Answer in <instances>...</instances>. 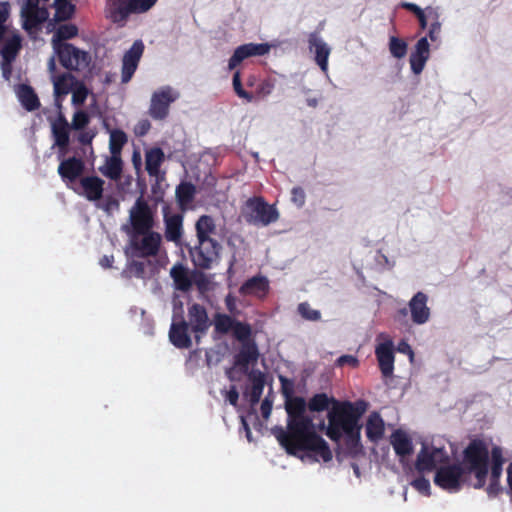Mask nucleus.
I'll return each instance as SVG.
<instances>
[{
  "label": "nucleus",
  "instance_id": "nucleus-1",
  "mask_svg": "<svg viewBox=\"0 0 512 512\" xmlns=\"http://www.w3.org/2000/svg\"><path fill=\"white\" fill-rule=\"evenodd\" d=\"M307 409L308 403L303 397L287 399V431L276 427L273 433L289 455L298 456L299 452L308 451L328 462L332 459V452L328 443L314 431L313 419L306 415Z\"/></svg>",
  "mask_w": 512,
  "mask_h": 512
},
{
  "label": "nucleus",
  "instance_id": "nucleus-2",
  "mask_svg": "<svg viewBox=\"0 0 512 512\" xmlns=\"http://www.w3.org/2000/svg\"><path fill=\"white\" fill-rule=\"evenodd\" d=\"M195 229L198 244L190 249L192 261L200 269H209L221 250L220 243L212 238L216 234L215 221L209 215H202L198 218Z\"/></svg>",
  "mask_w": 512,
  "mask_h": 512
},
{
  "label": "nucleus",
  "instance_id": "nucleus-3",
  "mask_svg": "<svg viewBox=\"0 0 512 512\" xmlns=\"http://www.w3.org/2000/svg\"><path fill=\"white\" fill-rule=\"evenodd\" d=\"M361 412L353 403L346 401L336 403L328 413V427L326 435L335 442L340 441L343 434L351 433L358 427Z\"/></svg>",
  "mask_w": 512,
  "mask_h": 512
},
{
  "label": "nucleus",
  "instance_id": "nucleus-4",
  "mask_svg": "<svg viewBox=\"0 0 512 512\" xmlns=\"http://www.w3.org/2000/svg\"><path fill=\"white\" fill-rule=\"evenodd\" d=\"M157 0H106L104 14L112 23L123 27L131 14L144 13Z\"/></svg>",
  "mask_w": 512,
  "mask_h": 512
},
{
  "label": "nucleus",
  "instance_id": "nucleus-5",
  "mask_svg": "<svg viewBox=\"0 0 512 512\" xmlns=\"http://www.w3.org/2000/svg\"><path fill=\"white\" fill-rule=\"evenodd\" d=\"M242 215L248 224L263 227L279 219L275 205L268 204L261 196L248 198L242 208Z\"/></svg>",
  "mask_w": 512,
  "mask_h": 512
},
{
  "label": "nucleus",
  "instance_id": "nucleus-6",
  "mask_svg": "<svg viewBox=\"0 0 512 512\" xmlns=\"http://www.w3.org/2000/svg\"><path fill=\"white\" fill-rule=\"evenodd\" d=\"M162 236L150 230L144 233H129V246L132 256L139 258L155 257L161 247Z\"/></svg>",
  "mask_w": 512,
  "mask_h": 512
},
{
  "label": "nucleus",
  "instance_id": "nucleus-7",
  "mask_svg": "<svg viewBox=\"0 0 512 512\" xmlns=\"http://www.w3.org/2000/svg\"><path fill=\"white\" fill-rule=\"evenodd\" d=\"M465 475L466 469L461 463H445L436 470L434 483L448 492H458L462 488Z\"/></svg>",
  "mask_w": 512,
  "mask_h": 512
},
{
  "label": "nucleus",
  "instance_id": "nucleus-8",
  "mask_svg": "<svg viewBox=\"0 0 512 512\" xmlns=\"http://www.w3.org/2000/svg\"><path fill=\"white\" fill-rule=\"evenodd\" d=\"M131 229L127 233H144L153 229L154 215L148 202L140 196L129 210Z\"/></svg>",
  "mask_w": 512,
  "mask_h": 512
},
{
  "label": "nucleus",
  "instance_id": "nucleus-9",
  "mask_svg": "<svg viewBox=\"0 0 512 512\" xmlns=\"http://www.w3.org/2000/svg\"><path fill=\"white\" fill-rule=\"evenodd\" d=\"M60 64L67 70L80 71L88 67L91 61L89 53L70 43L57 45L54 49Z\"/></svg>",
  "mask_w": 512,
  "mask_h": 512
},
{
  "label": "nucleus",
  "instance_id": "nucleus-10",
  "mask_svg": "<svg viewBox=\"0 0 512 512\" xmlns=\"http://www.w3.org/2000/svg\"><path fill=\"white\" fill-rule=\"evenodd\" d=\"M179 97V92L171 86H163L159 88L152 94L149 115L154 120H164L169 115L170 105Z\"/></svg>",
  "mask_w": 512,
  "mask_h": 512
},
{
  "label": "nucleus",
  "instance_id": "nucleus-11",
  "mask_svg": "<svg viewBox=\"0 0 512 512\" xmlns=\"http://www.w3.org/2000/svg\"><path fill=\"white\" fill-rule=\"evenodd\" d=\"M448 461L449 455L445 448L423 445L417 455L415 469L419 473L431 472L438 464H445Z\"/></svg>",
  "mask_w": 512,
  "mask_h": 512
},
{
  "label": "nucleus",
  "instance_id": "nucleus-12",
  "mask_svg": "<svg viewBox=\"0 0 512 512\" xmlns=\"http://www.w3.org/2000/svg\"><path fill=\"white\" fill-rule=\"evenodd\" d=\"M489 464V450L486 443L480 439L471 440L463 451L465 469Z\"/></svg>",
  "mask_w": 512,
  "mask_h": 512
},
{
  "label": "nucleus",
  "instance_id": "nucleus-13",
  "mask_svg": "<svg viewBox=\"0 0 512 512\" xmlns=\"http://www.w3.org/2000/svg\"><path fill=\"white\" fill-rule=\"evenodd\" d=\"M144 52V44L141 40H136L122 58L121 82L128 83L138 68L139 62Z\"/></svg>",
  "mask_w": 512,
  "mask_h": 512
},
{
  "label": "nucleus",
  "instance_id": "nucleus-14",
  "mask_svg": "<svg viewBox=\"0 0 512 512\" xmlns=\"http://www.w3.org/2000/svg\"><path fill=\"white\" fill-rule=\"evenodd\" d=\"M70 123L59 110L57 119L52 123V134L55 145L59 148L58 158L64 157L70 144Z\"/></svg>",
  "mask_w": 512,
  "mask_h": 512
},
{
  "label": "nucleus",
  "instance_id": "nucleus-15",
  "mask_svg": "<svg viewBox=\"0 0 512 512\" xmlns=\"http://www.w3.org/2000/svg\"><path fill=\"white\" fill-rule=\"evenodd\" d=\"M270 45L267 43H247L238 46L228 62L230 70L235 69L245 59L252 56H263L270 51Z\"/></svg>",
  "mask_w": 512,
  "mask_h": 512
},
{
  "label": "nucleus",
  "instance_id": "nucleus-16",
  "mask_svg": "<svg viewBox=\"0 0 512 512\" xmlns=\"http://www.w3.org/2000/svg\"><path fill=\"white\" fill-rule=\"evenodd\" d=\"M375 355L379 369L383 377H391L394 371V345L392 340H387L376 346Z\"/></svg>",
  "mask_w": 512,
  "mask_h": 512
},
{
  "label": "nucleus",
  "instance_id": "nucleus-17",
  "mask_svg": "<svg viewBox=\"0 0 512 512\" xmlns=\"http://www.w3.org/2000/svg\"><path fill=\"white\" fill-rule=\"evenodd\" d=\"M170 342L179 349H188L192 346L189 335V323L183 317L179 321L173 320L169 330Z\"/></svg>",
  "mask_w": 512,
  "mask_h": 512
},
{
  "label": "nucleus",
  "instance_id": "nucleus-18",
  "mask_svg": "<svg viewBox=\"0 0 512 512\" xmlns=\"http://www.w3.org/2000/svg\"><path fill=\"white\" fill-rule=\"evenodd\" d=\"M428 297L423 292H417L409 301V310L413 323L422 325L430 318V309L427 306Z\"/></svg>",
  "mask_w": 512,
  "mask_h": 512
},
{
  "label": "nucleus",
  "instance_id": "nucleus-19",
  "mask_svg": "<svg viewBox=\"0 0 512 512\" xmlns=\"http://www.w3.org/2000/svg\"><path fill=\"white\" fill-rule=\"evenodd\" d=\"M84 169V161L81 158L72 156L60 162L58 174L65 182H75L83 174Z\"/></svg>",
  "mask_w": 512,
  "mask_h": 512
},
{
  "label": "nucleus",
  "instance_id": "nucleus-20",
  "mask_svg": "<svg viewBox=\"0 0 512 512\" xmlns=\"http://www.w3.org/2000/svg\"><path fill=\"white\" fill-rule=\"evenodd\" d=\"M259 358V350L256 342L241 344L239 352L234 357V366L243 373H247L249 366L255 364Z\"/></svg>",
  "mask_w": 512,
  "mask_h": 512
},
{
  "label": "nucleus",
  "instance_id": "nucleus-21",
  "mask_svg": "<svg viewBox=\"0 0 512 512\" xmlns=\"http://www.w3.org/2000/svg\"><path fill=\"white\" fill-rule=\"evenodd\" d=\"M165 161V154L159 147H153L145 153V169L149 176L162 181L165 178V172L160 171L161 165Z\"/></svg>",
  "mask_w": 512,
  "mask_h": 512
},
{
  "label": "nucleus",
  "instance_id": "nucleus-22",
  "mask_svg": "<svg viewBox=\"0 0 512 512\" xmlns=\"http://www.w3.org/2000/svg\"><path fill=\"white\" fill-rule=\"evenodd\" d=\"M189 323L191 329L196 334H205L209 327L210 321L205 307L201 304L194 303L188 308Z\"/></svg>",
  "mask_w": 512,
  "mask_h": 512
},
{
  "label": "nucleus",
  "instance_id": "nucleus-23",
  "mask_svg": "<svg viewBox=\"0 0 512 512\" xmlns=\"http://www.w3.org/2000/svg\"><path fill=\"white\" fill-rule=\"evenodd\" d=\"M269 281L267 277L256 275L247 279L239 288V293L243 296H256L264 298L269 292Z\"/></svg>",
  "mask_w": 512,
  "mask_h": 512
},
{
  "label": "nucleus",
  "instance_id": "nucleus-24",
  "mask_svg": "<svg viewBox=\"0 0 512 512\" xmlns=\"http://www.w3.org/2000/svg\"><path fill=\"white\" fill-rule=\"evenodd\" d=\"M79 80L76 79L74 75L71 73H63L53 79L54 85V95H55V105L59 110L62 109V102L66 95L71 92L73 87L76 85V82Z\"/></svg>",
  "mask_w": 512,
  "mask_h": 512
},
{
  "label": "nucleus",
  "instance_id": "nucleus-25",
  "mask_svg": "<svg viewBox=\"0 0 512 512\" xmlns=\"http://www.w3.org/2000/svg\"><path fill=\"white\" fill-rule=\"evenodd\" d=\"M21 17L23 19V28L27 32L32 33L40 30L42 24L48 19L49 12L46 7L21 10Z\"/></svg>",
  "mask_w": 512,
  "mask_h": 512
},
{
  "label": "nucleus",
  "instance_id": "nucleus-26",
  "mask_svg": "<svg viewBox=\"0 0 512 512\" xmlns=\"http://www.w3.org/2000/svg\"><path fill=\"white\" fill-rule=\"evenodd\" d=\"M308 43L309 49L315 53L316 63L319 65L322 71L326 72L328 69L330 48L317 32L310 33Z\"/></svg>",
  "mask_w": 512,
  "mask_h": 512
},
{
  "label": "nucleus",
  "instance_id": "nucleus-27",
  "mask_svg": "<svg viewBox=\"0 0 512 512\" xmlns=\"http://www.w3.org/2000/svg\"><path fill=\"white\" fill-rule=\"evenodd\" d=\"M429 43L427 37L420 38L416 45L415 50L411 53L409 62L411 66V70L414 74H420L429 59Z\"/></svg>",
  "mask_w": 512,
  "mask_h": 512
},
{
  "label": "nucleus",
  "instance_id": "nucleus-28",
  "mask_svg": "<svg viewBox=\"0 0 512 512\" xmlns=\"http://www.w3.org/2000/svg\"><path fill=\"white\" fill-rule=\"evenodd\" d=\"M390 443L401 462L413 453L412 439L401 429H397L391 434Z\"/></svg>",
  "mask_w": 512,
  "mask_h": 512
},
{
  "label": "nucleus",
  "instance_id": "nucleus-29",
  "mask_svg": "<svg viewBox=\"0 0 512 512\" xmlns=\"http://www.w3.org/2000/svg\"><path fill=\"white\" fill-rule=\"evenodd\" d=\"M104 184V180L98 176H86L80 179L83 194L89 201H97L102 198Z\"/></svg>",
  "mask_w": 512,
  "mask_h": 512
},
{
  "label": "nucleus",
  "instance_id": "nucleus-30",
  "mask_svg": "<svg viewBox=\"0 0 512 512\" xmlns=\"http://www.w3.org/2000/svg\"><path fill=\"white\" fill-rule=\"evenodd\" d=\"M164 224L166 240L179 243L183 233V216L179 213L164 214Z\"/></svg>",
  "mask_w": 512,
  "mask_h": 512
},
{
  "label": "nucleus",
  "instance_id": "nucleus-31",
  "mask_svg": "<svg viewBox=\"0 0 512 512\" xmlns=\"http://www.w3.org/2000/svg\"><path fill=\"white\" fill-rule=\"evenodd\" d=\"M17 96L22 106L27 111H35L40 107V101L34 89L26 84H21L17 90Z\"/></svg>",
  "mask_w": 512,
  "mask_h": 512
},
{
  "label": "nucleus",
  "instance_id": "nucleus-32",
  "mask_svg": "<svg viewBox=\"0 0 512 512\" xmlns=\"http://www.w3.org/2000/svg\"><path fill=\"white\" fill-rule=\"evenodd\" d=\"M123 170V162L120 155H112L106 158L105 164L99 171L105 177L117 181L120 179Z\"/></svg>",
  "mask_w": 512,
  "mask_h": 512
},
{
  "label": "nucleus",
  "instance_id": "nucleus-33",
  "mask_svg": "<svg viewBox=\"0 0 512 512\" xmlns=\"http://www.w3.org/2000/svg\"><path fill=\"white\" fill-rule=\"evenodd\" d=\"M384 421L382 417L374 412L372 413L366 423V436L367 438L374 443H377L380 439H382L384 435Z\"/></svg>",
  "mask_w": 512,
  "mask_h": 512
},
{
  "label": "nucleus",
  "instance_id": "nucleus-34",
  "mask_svg": "<svg viewBox=\"0 0 512 512\" xmlns=\"http://www.w3.org/2000/svg\"><path fill=\"white\" fill-rule=\"evenodd\" d=\"M22 48V39L18 34H14L9 38L0 50L2 59L5 64H12Z\"/></svg>",
  "mask_w": 512,
  "mask_h": 512
},
{
  "label": "nucleus",
  "instance_id": "nucleus-35",
  "mask_svg": "<svg viewBox=\"0 0 512 512\" xmlns=\"http://www.w3.org/2000/svg\"><path fill=\"white\" fill-rule=\"evenodd\" d=\"M170 275L177 290L186 292L192 287V280L183 265H174L170 270Z\"/></svg>",
  "mask_w": 512,
  "mask_h": 512
},
{
  "label": "nucleus",
  "instance_id": "nucleus-36",
  "mask_svg": "<svg viewBox=\"0 0 512 512\" xmlns=\"http://www.w3.org/2000/svg\"><path fill=\"white\" fill-rule=\"evenodd\" d=\"M79 29L75 24L67 23L58 26L52 37L53 49H56L57 45H63L66 40L75 38L78 35Z\"/></svg>",
  "mask_w": 512,
  "mask_h": 512
},
{
  "label": "nucleus",
  "instance_id": "nucleus-37",
  "mask_svg": "<svg viewBox=\"0 0 512 512\" xmlns=\"http://www.w3.org/2000/svg\"><path fill=\"white\" fill-rule=\"evenodd\" d=\"M196 187L191 182H181L175 191L176 200L182 209H185L194 200Z\"/></svg>",
  "mask_w": 512,
  "mask_h": 512
},
{
  "label": "nucleus",
  "instance_id": "nucleus-38",
  "mask_svg": "<svg viewBox=\"0 0 512 512\" xmlns=\"http://www.w3.org/2000/svg\"><path fill=\"white\" fill-rule=\"evenodd\" d=\"M339 403L334 397H329L326 393H317L308 401V409L311 412H323L328 410L330 405L336 406Z\"/></svg>",
  "mask_w": 512,
  "mask_h": 512
},
{
  "label": "nucleus",
  "instance_id": "nucleus-39",
  "mask_svg": "<svg viewBox=\"0 0 512 512\" xmlns=\"http://www.w3.org/2000/svg\"><path fill=\"white\" fill-rule=\"evenodd\" d=\"M54 20L56 22H64L71 19L75 13V5L70 1L55 0L54 1Z\"/></svg>",
  "mask_w": 512,
  "mask_h": 512
},
{
  "label": "nucleus",
  "instance_id": "nucleus-40",
  "mask_svg": "<svg viewBox=\"0 0 512 512\" xmlns=\"http://www.w3.org/2000/svg\"><path fill=\"white\" fill-rule=\"evenodd\" d=\"M252 381V387L249 393V401L252 406L256 405L262 396L265 378L264 374L259 372L257 375H250Z\"/></svg>",
  "mask_w": 512,
  "mask_h": 512
},
{
  "label": "nucleus",
  "instance_id": "nucleus-41",
  "mask_svg": "<svg viewBox=\"0 0 512 512\" xmlns=\"http://www.w3.org/2000/svg\"><path fill=\"white\" fill-rule=\"evenodd\" d=\"M128 138L123 130L115 129L110 133L109 149L112 155H120L124 145L127 143Z\"/></svg>",
  "mask_w": 512,
  "mask_h": 512
},
{
  "label": "nucleus",
  "instance_id": "nucleus-42",
  "mask_svg": "<svg viewBox=\"0 0 512 512\" xmlns=\"http://www.w3.org/2000/svg\"><path fill=\"white\" fill-rule=\"evenodd\" d=\"M236 321L237 320L227 314L217 313L214 318L215 330L218 333L226 334L230 330H233Z\"/></svg>",
  "mask_w": 512,
  "mask_h": 512
},
{
  "label": "nucleus",
  "instance_id": "nucleus-43",
  "mask_svg": "<svg viewBox=\"0 0 512 512\" xmlns=\"http://www.w3.org/2000/svg\"><path fill=\"white\" fill-rule=\"evenodd\" d=\"M428 17L431 20V25L428 31V36L431 41L435 42L439 39L441 33V23L439 21V14L436 9L427 7Z\"/></svg>",
  "mask_w": 512,
  "mask_h": 512
},
{
  "label": "nucleus",
  "instance_id": "nucleus-44",
  "mask_svg": "<svg viewBox=\"0 0 512 512\" xmlns=\"http://www.w3.org/2000/svg\"><path fill=\"white\" fill-rule=\"evenodd\" d=\"M232 331H233L234 337L241 344L246 343V342H255L253 339H251L252 330H251V326L248 323L236 321Z\"/></svg>",
  "mask_w": 512,
  "mask_h": 512
},
{
  "label": "nucleus",
  "instance_id": "nucleus-45",
  "mask_svg": "<svg viewBox=\"0 0 512 512\" xmlns=\"http://www.w3.org/2000/svg\"><path fill=\"white\" fill-rule=\"evenodd\" d=\"M360 429L361 427L356 428L351 433H347L346 435V446L350 454L357 455L362 450V445L360 443Z\"/></svg>",
  "mask_w": 512,
  "mask_h": 512
},
{
  "label": "nucleus",
  "instance_id": "nucleus-46",
  "mask_svg": "<svg viewBox=\"0 0 512 512\" xmlns=\"http://www.w3.org/2000/svg\"><path fill=\"white\" fill-rule=\"evenodd\" d=\"M488 472L489 464L466 469V474L473 473L475 475L476 482L473 485L475 489H481L485 486Z\"/></svg>",
  "mask_w": 512,
  "mask_h": 512
},
{
  "label": "nucleus",
  "instance_id": "nucleus-47",
  "mask_svg": "<svg viewBox=\"0 0 512 512\" xmlns=\"http://www.w3.org/2000/svg\"><path fill=\"white\" fill-rule=\"evenodd\" d=\"M389 51L397 59L404 58L407 54V43L398 37L392 36L389 39Z\"/></svg>",
  "mask_w": 512,
  "mask_h": 512
},
{
  "label": "nucleus",
  "instance_id": "nucleus-48",
  "mask_svg": "<svg viewBox=\"0 0 512 512\" xmlns=\"http://www.w3.org/2000/svg\"><path fill=\"white\" fill-rule=\"evenodd\" d=\"M71 92H72V104L75 107H79V106L83 105L88 97V94H89L88 88L81 81L76 82V85L73 87Z\"/></svg>",
  "mask_w": 512,
  "mask_h": 512
},
{
  "label": "nucleus",
  "instance_id": "nucleus-49",
  "mask_svg": "<svg viewBox=\"0 0 512 512\" xmlns=\"http://www.w3.org/2000/svg\"><path fill=\"white\" fill-rule=\"evenodd\" d=\"M297 312L299 315L307 321H319L321 320V312L313 309L308 302H301L297 306Z\"/></svg>",
  "mask_w": 512,
  "mask_h": 512
},
{
  "label": "nucleus",
  "instance_id": "nucleus-50",
  "mask_svg": "<svg viewBox=\"0 0 512 512\" xmlns=\"http://www.w3.org/2000/svg\"><path fill=\"white\" fill-rule=\"evenodd\" d=\"M232 84H233V89L239 98L244 99L245 101H247L249 103L255 101L254 94L252 92L246 91L243 88L239 71H236L234 73L233 79H232Z\"/></svg>",
  "mask_w": 512,
  "mask_h": 512
},
{
  "label": "nucleus",
  "instance_id": "nucleus-51",
  "mask_svg": "<svg viewBox=\"0 0 512 512\" xmlns=\"http://www.w3.org/2000/svg\"><path fill=\"white\" fill-rule=\"evenodd\" d=\"M503 470L491 469L490 483L486 488L489 497L494 498L501 492L500 477Z\"/></svg>",
  "mask_w": 512,
  "mask_h": 512
},
{
  "label": "nucleus",
  "instance_id": "nucleus-52",
  "mask_svg": "<svg viewBox=\"0 0 512 512\" xmlns=\"http://www.w3.org/2000/svg\"><path fill=\"white\" fill-rule=\"evenodd\" d=\"M89 123H90L89 114L84 110H77L73 114L70 127L72 130H76V131L83 130L88 126Z\"/></svg>",
  "mask_w": 512,
  "mask_h": 512
},
{
  "label": "nucleus",
  "instance_id": "nucleus-53",
  "mask_svg": "<svg viewBox=\"0 0 512 512\" xmlns=\"http://www.w3.org/2000/svg\"><path fill=\"white\" fill-rule=\"evenodd\" d=\"M274 87H275L274 81L271 79H265V80L261 81L257 85L255 92L253 93L255 96V101L258 99H263V98L267 97L268 95H270L272 93V91L274 90Z\"/></svg>",
  "mask_w": 512,
  "mask_h": 512
},
{
  "label": "nucleus",
  "instance_id": "nucleus-54",
  "mask_svg": "<svg viewBox=\"0 0 512 512\" xmlns=\"http://www.w3.org/2000/svg\"><path fill=\"white\" fill-rule=\"evenodd\" d=\"M10 16V4L7 1H0V43L3 41L7 31L6 22Z\"/></svg>",
  "mask_w": 512,
  "mask_h": 512
},
{
  "label": "nucleus",
  "instance_id": "nucleus-55",
  "mask_svg": "<svg viewBox=\"0 0 512 512\" xmlns=\"http://www.w3.org/2000/svg\"><path fill=\"white\" fill-rule=\"evenodd\" d=\"M125 273H127L130 277L144 279L146 274L144 262L136 260L129 262Z\"/></svg>",
  "mask_w": 512,
  "mask_h": 512
},
{
  "label": "nucleus",
  "instance_id": "nucleus-56",
  "mask_svg": "<svg viewBox=\"0 0 512 512\" xmlns=\"http://www.w3.org/2000/svg\"><path fill=\"white\" fill-rule=\"evenodd\" d=\"M505 459L501 447L494 446L491 450V469L503 470Z\"/></svg>",
  "mask_w": 512,
  "mask_h": 512
},
{
  "label": "nucleus",
  "instance_id": "nucleus-57",
  "mask_svg": "<svg viewBox=\"0 0 512 512\" xmlns=\"http://www.w3.org/2000/svg\"><path fill=\"white\" fill-rule=\"evenodd\" d=\"M412 487L419 493L429 496L430 495V482L424 476H419L411 481Z\"/></svg>",
  "mask_w": 512,
  "mask_h": 512
},
{
  "label": "nucleus",
  "instance_id": "nucleus-58",
  "mask_svg": "<svg viewBox=\"0 0 512 512\" xmlns=\"http://www.w3.org/2000/svg\"><path fill=\"white\" fill-rule=\"evenodd\" d=\"M279 381L281 384V392H282L283 396L285 397V399L287 400V399L293 397V393H294L293 381L291 379H288L285 376H282V375L279 376Z\"/></svg>",
  "mask_w": 512,
  "mask_h": 512
},
{
  "label": "nucleus",
  "instance_id": "nucleus-59",
  "mask_svg": "<svg viewBox=\"0 0 512 512\" xmlns=\"http://www.w3.org/2000/svg\"><path fill=\"white\" fill-rule=\"evenodd\" d=\"M306 194L302 187H294L291 191V201L298 207L305 204Z\"/></svg>",
  "mask_w": 512,
  "mask_h": 512
},
{
  "label": "nucleus",
  "instance_id": "nucleus-60",
  "mask_svg": "<svg viewBox=\"0 0 512 512\" xmlns=\"http://www.w3.org/2000/svg\"><path fill=\"white\" fill-rule=\"evenodd\" d=\"M345 365L356 368L359 365V360L353 355H342L336 360V366L343 367Z\"/></svg>",
  "mask_w": 512,
  "mask_h": 512
},
{
  "label": "nucleus",
  "instance_id": "nucleus-61",
  "mask_svg": "<svg viewBox=\"0 0 512 512\" xmlns=\"http://www.w3.org/2000/svg\"><path fill=\"white\" fill-rule=\"evenodd\" d=\"M80 133L77 136V140L81 145H90L95 137V133L92 131L79 130Z\"/></svg>",
  "mask_w": 512,
  "mask_h": 512
},
{
  "label": "nucleus",
  "instance_id": "nucleus-62",
  "mask_svg": "<svg viewBox=\"0 0 512 512\" xmlns=\"http://www.w3.org/2000/svg\"><path fill=\"white\" fill-rule=\"evenodd\" d=\"M225 399L234 407H236L238 405L239 392H238L236 386L232 385L230 387V389L225 394Z\"/></svg>",
  "mask_w": 512,
  "mask_h": 512
},
{
  "label": "nucleus",
  "instance_id": "nucleus-63",
  "mask_svg": "<svg viewBox=\"0 0 512 512\" xmlns=\"http://www.w3.org/2000/svg\"><path fill=\"white\" fill-rule=\"evenodd\" d=\"M260 410L263 418L267 419L272 411V401H270L268 398H265L261 403Z\"/></svg>",
  "mask_w": 512,
  "mask_h": 512
},
{
  "label": "nucleus",
  "instance_id": "nucleus-64",
  "mask_svg": "<svg viewBox=\"0 0 512 512\" xmlns=\"http://www.w3.org/2000/svg\"><path fill=\"white\" fill-rule=\"evenodd\" d=\"M119 207V202L117 199H115L114 197L112 196H108L106 197L104 203H103V206L102 208L109 212L111 209L113 208H118Z\"/></svg>",
  "mask_w": 512,
  "mask_h": 512
}]
</instances>
